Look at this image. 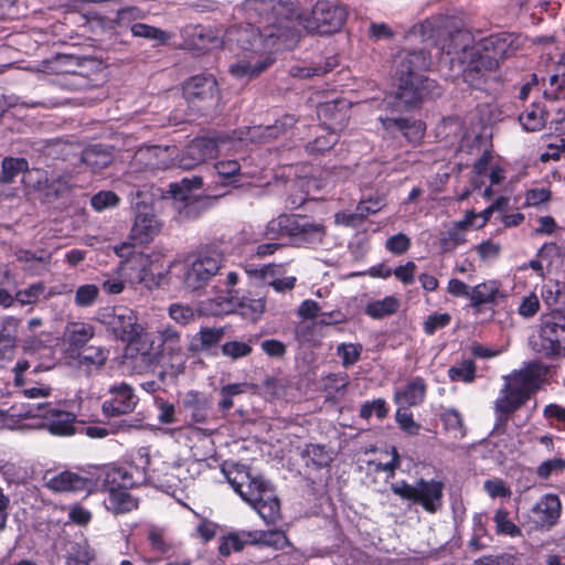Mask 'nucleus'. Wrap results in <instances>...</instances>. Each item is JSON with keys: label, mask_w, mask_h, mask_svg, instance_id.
Listing matches in <instances>:
<instances>
[{"label": "nucleus", "mask_w": 565, "mask_h": 565, "mask_svg": "<svg viewBox=\"0 0 565 565\" xmlns=\"http://www.w3.org/2000/svg\"><path fill=\"white\" fill-rule=\"evenodd\" d=\"M426 395V384L422 377H415L408 382L406 387L396 391L395 402L402 407L416 406L420 404Z\"/></svg>", "instance_id": "c85d7f7f"}, {"label": "nucleus", "mask_w": 565, "mask_h": 565, "mask_svg": "<svg viewBox=\"0 0 565 565\" xmlns=\"http://www.w3.org/2000/svg\"><path fill=\"white\" fill-rule=\"evenodd\" d=\"M265 235L269 239L288 237L296 246L309 247L322 243L326 228L306 216L281 214L268 222Z\"/></svg>", "instance_id": "39448f33"}, {"label": "nucleus", "mask_w": 565, "mask_h": 565, "mask_svg": "<svg viewBox=\"0 0 565 565\" xmlns=\"http://www.w3.org/2000/svg\"><path fill=\"white\" fill-rule=\"evenodd\" d=\"M90 203L95 211L102 212L106 209L117 206L119 196L113 191H100L92 196Z\"/></svg>", "instance_id": "13d9d810"}, {"label": "nucleus", "mask_w": 565, "mask_h": 565, "mask_svg": "<svg viewBox=\"0 0 565 565\" xmlns=\"http://www.w3.org/2000/svg\"><path fill=\"white\" fill-rule=\"evenodd\" d=\"M130 31L134 36L154 40L159 43H164L170 39L167 32L145 23L132 24Z\"/></svg>", "instance_id": "09e8293b"}, {"label": "nucleus", "mask_w": 565, "mask_h": 565, "mask_svg": "<svg viewBox=\"0 0 565 565\" xmlns=\"http://www.w3.org/2000/svg\"><path fill=\"white\" fill-rule=\"evenodd\" d=\"M169 150L168 147L151 146L140 149L136 153V158L139 161H145L151 169H163L168 166Z\"/></svg>", "instance_id": "4c0bfd02"}, {"label": "nucleus", "mask_w": 565, "mask_h": 565, "mask_svg": "<svg viewBox=\"0 0 565 565\" xmlns=\"http://www.w3.org/2000/svg\"><path fill=\"white\" fill-rule=\"evenodd\" d=\"M499 289L500 284L497 280H489L472 287L470 294L471 305L477 307L480 305L494 302Z\"/></svg>", "instance_id": "58836bf2"}, {"label": "nucleus", "mask_w": 565, "mask_h": 565, "mask_svg": "<svg viewBox=\"0 0 565 565\" xmlns=\"http://www.w3.org/2000/svg\"><path fill=\"white\" fill-rule=\"evenodd\" d=\"M466 242V230L457 223H454L440 237V246L444 252H451Z\"/></svg>", "instance_id": "a18cd8bd"}, {"label": "nucleus", "mask_w": 565, "mask_h": 565, "mask_svg": "<svg viewBox=\"0 0 565 565\" xmlns=\"http://www.w3.org/2000/svg\"><path fill=\"white\" fill-rule=\"evenodd\" d=\"M541 298L548 308L555 309L553 312H559V308H565V285L559 281L542 285Z\"/></svg>", "instance_id": "473e14b6"}, {"label": "nucleus", "mask_w": 565, "mask_h": 565, "mask_svg": "<svg viewBox=\"0 0 565 565\" xmlns=\"http://www.w3.org/2000/svg\"><path fill=\"white\" fill-rule=\"evenodd\" d=\"M547 113L540 104H532L520 116L519 120L527 131H539L544 128Z\"/></svg>", "instance_id": "f704fd0d"}, {"label": "nucleus", "mask_w": 565, "mask_h": 565, "mask_svg": "<svg viewBox=\"0 0 565 565\" xmlns=\"http://www.w3.org/2000/svg\"><path fill=\"white\" fill-rule=\"evenodd\" d=\"M262 501L254 503L252 507L258 512L260 518L268 524L277 522L280 518L279 500L274 491L266 493Z\"/></svg>", "instance_id": "e433bc0d"}, {"label": "nucleus", "mask_w": 565, "mask_h": 565, "mask_svg": "<svg viewBox=\"0 0 565 565\" xmlns=\"http://www.w3.org/2000/svg\"><path fill=\"white\" fill-rule=\"evenodd\" d=\"M99 295V288L94 284L82 285L75 292L74 301L78 307H89L95 303Z\"/></svg>", "instance_id": "6e6d98bb"}, {"label": "nucleus", "mask_w": 565, "mask_h": 565, "mask_svg": "<svg viewBox=\"0 0 565 565\" xmlns=\"http://www.w3.org/2000/svg\"><path fill=\"white\" fill-rule=\"evenodd\" d=\"M441 420L446 429L454 431L460 437L463 436V422L460 413L455 408L445 409L441 414Z\"/></svg>", "instance_id": "052dcab7"}, {"label": "nucleus", "mask_w": 565, "mask_h": 565, "mask_svg": "<svg viewBox=\"0 0 565 565\" xmlns=\"http://www.w3.org/2000/svg\"><path fill=\"white\" fill-rule=\"evenodd\" d=\"M395 418L401 429L411 435L418 434L420 426L413 419L412 413H409L405 407L401 406V408L397 409Z\"/></svg>", "instance_id": "338daca9"}, {"label": "nucleus", "mask_w": 565, "mask_h": 565, "mask_svg": "<svg viewBox=\"0 0 565 565\" xmlns=\"http://www.w3.org/2000/svg\"><path fill=\"white\" fill-rule=\"evenodd\" d=\"M95 334V328L87 322H68L64 331V341L70 348L79 349L84 347Z\"/></svg>", "instance_id": "c756f323"}, {"label": "nucleus", "mask_w": 565, "mask_h": 565, "mask_svg": "<svg viewBox=\"0 0 565 565\" xmlns=\"http://www.w3.org/2000/svg\"><path fill=\"white\" fill-rule=\"evenodd\" d=\"M109 392L114 397L103 404V412L106 415L116 416L135 409L138 399L129 385L121 383L118 386L110 387Z\"/></svg>", "instance_id": "412c9836"}, {"label": "nucleus", "mask_w": 565, "mask_h": 565, "mask_svg": "<svg viewBox=\"0 0 565 565\" xmlns=\"http://www.w3.org/2000/svg\"><path fill=\"white\" fill-rule=\"evenodd\" d=\"M448 376L454 382L472 383L476 379V364L470 359L462 360L448 370Z\"/></svg>", "instance_id": "49530a36"}, {"label": "nucleus", "mask_w": 565, "mask_h": 565, "mask_svg": "<svg viewBox=\"0 0 565 565\" xmlns=\"http://www.w3.org/2000/svg\"><path fill=\"white\" fill-rule=\"evenodd\" d=\"M182 404L185 408L191 411L192 418L195 422H205L209 402L201 393L196 391L188 392L182 399Z\"/></svg>", "instance_id": "ea45409f"}, {"label": "nucleus", "mask_w": 565, "mask_h": 565, "mask_svg": "<svg viewBox=\"0 0 565 565\" xmlns=\"http://www.w3.org/2000/svg\"><path fill=\"white\" fill-rule=\"evenodd\" d=\"M425 66L426 61L420 52L401 56L396 71L398 76L396 98L405 107L414 106L424 98L439 95L436 82L420 74Z\"/></svg>", "instance_id": "20e7f679"}, {"label": "nucleus", "mask_w": 565, "mask_h": 565, "mask_svg": "<svg viewBox=\"0 0 565 565\" xmlns=\"http://www.w3.org/2000/svg\"><path fill=\"white\" fill-rule=\"evenodd\" d=\"M321 130L322 134L317 136V138L307 146L308 151L317 153L324 152L331 149L338 141L335 130L329 128H321Z\"/></svg>", "instance_id": "603ef678"}, {"label": "nucleus", "mask_w": 565, "mask_h": 565, "mask_svg": "<svg viewBox=\"0 0 565 565\" xmlns=\"http://www.w3.org/2000/svg\"><path fill=\"white\" fill-rule=\"evenodd\" d=\"M348 103L345 100L328 102L318 107V117L329 125V129L338 130L344 127Z\"/></svg>", "instance_id": "a878e982"}, {"label": "nucleus", "mask_w": 565, "mask_h": 565, "mask_svg": "<svg viewBox=\"0 0 565 565\" xmlns=\"http://www.w3.org/2000/svg\"><path fill=\"white\" fill-rule=\"evenodd\" d=\"M136 216L130 231V238L137 243H149L161 230V224L153 209L145 203L136 204Z\"/></svg>", "instance_id": "a211bd4d"}, {"label": "nucleus", "mask_w": 565, "mask_h": 565, "mask_svg": "<svg viewBox=\"0 0 565 565\" xmlns=\"http://www.w3.org/2000/svg\"><path fill=\"white\" fill-rule=\"evenodd\" d=\"M565 469V460L562 458H553L543 461L536 469L540 478L547 479L554 473H559Z\"/></svg>", "instance_id": "774afa93"}, {"label": "nucleus", "mask_w": 565, "mask_h": 565, "mask_svg": "<svg viewBox=\"0 0 565 565\" xmlns=\"http://www.w3.org/2000/svg\"><path fill=\"white\" fill-rule=\"evenodd\" d=\"M295 125V118L291 115H286L281 119L277 120L273 126H256L248 127L246 129V135L243 131L239 132L237 138L238 140H268L273 138H277L279 134L286 131L288 128H291Z\"/></svg>", "instance_id": "393cba45"}, {"label": "nucleus", "mask_w": 565, "mask_h": 565, "mask_svg": "<svg viewBox=\"0 0 565 565\" xmlns=\"http://www.w3.org/2000/svg\"><path fill=\"white\" fill-rule=\"evenodd\" d=\"M541 308L540 299L535 292L523 296L518 307V313L525 319L534 317Z\"/></svg>", "instance_id": "bf43d9fd"}, {"label": "nucleus", "mask_w": 565, "mask_h": 565, "mask_svg": "<svg viewBox=\"0 0 565 565\" xmlns=\"http://www.w3.org/2000/svg\"><path fill=\"white\" fill-rule=\"evenodd\" d=\"M138 458L141 467L147 470L149 480L167 493L173 494L183 490L191 481L189 470L183 465L162 462L160 467H152L148 448H140Z\"/></svg>", "instance_id": "9d476101"}, {"label": "nucleus", "mask_w": 565, "mask_h": 565, "mask_svg": "<svg viewBox=\"0 0 565 565\" xmlns=\"http://www.w3.org/2000/svg\"><path fill=\"white\" fill-rule=\"evenodd\" d=\"M115 253L122 259L120 270L130 281L143 285L148 289L159 287L172 267V263L166 262L160 253L137 252L130 243L116 246Z\"/></svg>", "instance_id": "7ed1b4c3"}, {"label": "nucleus", "mask_w": 565, "mask_h": 565, "mask_svg": "<svg viewBox=\"0 0 565 565\" xmlns=\"http://www.w3.org/2000/svg\"><path fill=\"white\" fill-rule=\"evenodd\" d=\"M444 483L438 480H424L417 482L415 502L429 513L437 512L443 505Z\"/></svg>", "instance_id": "5701e85b"}, {"label": "nucleus", "mask_w": 565, "mask_h": 565, "mask_svg": "<svg viewBox=\"0 0 565 565\" xmlns=\"http://www.w3.org/2000/svg\"><path fill=\"white\" fill-rule=\"evenodd\" d=\"M451 321L449 313L434 312L429 315L424 322V332L433 335L437 330L447 327Z\"/></svg>", "instance_id": "e2e57ef3"}, {"label": "nucleus", "mask_w": 565, "mask_h": 565, "mask_svg": "<svg viewBox=\"0 0 565 565\" xmlns=\"http://www.w3.org/2000/svg\"><path fill=\"white\" fill-rule=\"evenodd\" d=\"M19 324L20 319L12 316H7L1 321L0 345H3V356H10L13 353Z\"/></svg>", "instance_id": "c9c22d12"}, {"label": "nucleus", "mask_w": 565, "mask_h": 565, "mask_svg": "<svg viewBox=\"0 0 565 565\" xmlns=\"http://www.w3.org/2000/svg\"><path fill=\"white\" fill-rule=\"evenodd\" d=\"M44 292L45 285L42 281H38L25 289L18 290L15 298L21 305H35Z\"/></svg>", "instance_id": "5fc2aeb1"}, {"label": "nucleus", "mask_w": 565, "mask_h": 565, "mask_svg": "<svg viewBox=\"0 0 565 565\" xmlns=\"http://www.w3.org/2000/svg\"><path fill=\"white\" fill-rule=\"evenodd\" d=\"M495 524V532L499 535H507L510 537L521 536V529L509 518V512L504 509H498L493 515Z\"/></svg>", "instance_id": "c03bdc74"}, {"label": "nucleus", "mask_w": 565, "mask_h": 565, "mask_svg": "<svg viewBox=\"0 0 565 565\" xmlns=\"http://www.w3.org/2000/svg\"><path fill=\"white\" fill-rule=\"evenodd\" d=\"M529 345L543 358L565 356V315L557 311L542 316Z\"/></svg>", "instance_id": "6e6552de"}, {"label": "nucleus", "mask_w": 565, "mask_h": 565, "mask_svg": "<svg viewBox=\"0 0 565 565\" xmlns=\"http://www.w3.org/2000/svg\"><path fill=\"white\" fill-rule=\"evenodd\" d=\"M385 206L384 199L381 196L370 198L362 200L356 206V212L352 214H337L335 220L338 223L344 225H355L356 221H362L371 214H375Z\"/></svg>", "instance_id": "bb28decb"}, {"label": "nucleus", "mask_w": 565, "mask_h": 565, "mask_svg": "<svg viewBox=\"0 0 565 565\" xmlns=\"http://www.w3.org/2000/svg\"><path fill=\"white\" fill-rule=\"evenodd\" d=\"M169 317L181 326H185L195 319V312L189 305L172 303L169 307Z\"/></svg>", "instance_id": "4d7b16f0"}, {"label": "nucleus", "mask_w": 565, "mask_h": 565, "mask_svg": "<svg viewBox=\"0 0 565 565\" xmlns=\"http://www.w3.org/2000/svg\"><path fill=\"white\" fill-rule=\"evenodd\" d=\"M108 359V351L100 347H88L77 355V364L83 367L87 374L99 371Z\"/></svg>", "instance_id": "2f4dec72"}, {"label": "nucleus", "mask_w": 565, "mask_h": 565, "mask_svg": "<svg viewBox=\"0 0 565 565\" xmlns=\"http://www.w3.org/2000/svg\"><path fill=\"white\" fill-rule=\"evenodd\" d=\"M243 315L253 320L258 319L265 311L266 303L264 298H244L241 302Z\"/></svg>", "instance_id": "680f3d73"}, {"label": "nucleus", "mask_w": 565, "mask_h": 565, "mask_svg": "<svg viewBox=\"0 0 565 565\" xmlns=\"http://www.w3.org/2000/svg\"><path fill=\"white\" fill-rule=\"evenodd\" d=\"M222 262V252L212 245L203 246L188 255L183 262L182 277L185 289L198 291L204 288L218 273Z\"/></svg>", "instance_id": "0eeeda50"}, {"label": "nucleus", "mask_w": 565, "mask_h": 565, "mask_svg": "<svg viewBox=\"0 0 565 565\" xmlns=\"http://www.w3.org/2000/svg\"><path fill=\"white\" fill-rule=\"evenodd\" d=\"M221 351L223 355L232 360H238L248 356L253 349L249 342L233 340L225 342L222 345Z\"/></svg>", "instance_id": "864d4df0"}, {"label": "nucleus", "mask_w": 565, "mask_h": 565, "mask_svg": "<svg viewBox=\"0 0 565 565\" xmlns=\"http://www.w3.org/2000/svg\"><path fill=\"white\" fill-rule=\"evenodd\" d=\"M256 534L253 532H233L222 537L218 552L223 556H228L232 552H239L246 543H254Z\"/></svg>", "instance_id": "72a5a7b5"}, {"label": "nucleus", "mask_w": 565, "mask_h": 565, "mask_svg": "<svg viewBox=\"0 0 565 565\" xmlns=\"http://www.w3.org/2000/svg\"><path fill=\"white\" fill-rule=\"evenodd\" d=\"M347 19V8L330 0H319L310 12L296 15V20L305 30L319 34H332L340 31Z\"/></svg>", "instance_id": "1a4fd4ad"}, {"label": "nucleus", "mask_w": 565, "mask_h": 565, "mask_svg": "<svg viewBox=\"0 0 565 565\" xmlns=\"http://www.w3.org/2000/svg\"><path fill=\"white\" fill-rule=\"evenodd\" d=\"M46 406L47 404L17 403L7 409H0V427L14 429L21 420L40 416L39 412Z\"/></svg>", "instance_id": "b1692460"}, {"label": "nucleus", "mask_w": 565, "mask_h": 565, "mask_svg": "<svg viewBox=\"0 0 565 565\" xmlns=\"http://www.w3.org/2000/svg\"><path fill=\"white\" fill-rule=\"evenodd\" d=\"M242 11L246 23L230 28L224 42L235 43L244 51L242 58L231 65V74L249 79L267 70L275 62L273 53L292 39L289 23L294 13L286 3L276 0H246Z\"/></svg>", "instance_id": "f257e3e1"}, {"label": "nucleus", "mask_w": 565, "mask_h": 565, "mask_svg": "<svg viewBox=\"0 0 565 565\" xmlns=\"http://www.w3.org/2000/svg\"><path fill=\"white\" fill-rule=\"evenodd\" d=\"M372 414H375L379 418H384L387 414L385 401L382 398L374 399L372 402H365L360 409V416L369 419Z\"/></svg>", "instance_id": "69168bd1"}, {"label": "nucleus", "mask_w": 565, "mask_h": 565, "mask_svg": "<svg viewBox=\"0 0 565 565\" xmlns=\"http://www.w3.org/2000/svg\"><path fill=\"white\" fill-rule=\"evenodd\" d=\"M550 90H546V94H552L556 100L562 102V104L555 108H553L557 113L556 122L563 124L565 122V79L564 76L558 74L551 75L550 78Z\"/></svg>", "instance_id": "37998d69"}, {"label": "nucleus", "mask_w": 565, "mask_h": 565, "mask_svg": "<svg viewBox=\"0 0 565 565\" xmlns=\"http://www.w3.org/2000/svg\"><path fill=\"white\" fill-rule=\"evenodd\" d=\"M562 512V503L557 494H544L531 509L532 522L536 529L550 530Z\"/></svg>", "instance_id": "6ab92c4d"}, {"label": "nucleus", "mask_w": 565, "mask_h": 565, "mask_svg": "<svg viewBox=\"0 0 565 565\" xmlns=\"http://www.w3.org/2000/svg\"><path fill=\"white\" fill-rule=\"evenodd\" d=\"M42 408L39 417L44 418V427L53 435L68 436L75 433V416L72 413L51 408L50 404Z\"/></svg>", "instance_id": "4be33fe9"}, {"label": "nucleus", "mask_w": 565, "mask_h": 565, "mask_svg": "<svg viewBox=\"0 0 565 565\" xmlns=\"http://www.w3.org/2000/svg\"><path fill=\"white\" fill-rule=\"evenodd\" d=\"M470 35L457 32L450 43L443 46L451 61L458 60L462 65L463 81L475 88H481L486 82L487 72L499 66V62L514 53L512 34H494L480 43L469 46Z\"/></svg>", "instance_id": "f03ea898"}, {"label": "nucleus", "mask_w": 565, "mask_h": 565, "mask_svg": "<svg viewBox=\"0 0 565 565\" xmlns=\"http://www.w3.org/2000/svg\"><path fill=\"white\" fill-rule=\"evenodd\" d=\"M382 126L385 130H398L411 142H418L425 134V125L420 120L408 121L407 119L381 118Z\"/></svg>", "instance_id": "cd10ccee"}, {"label": "nucleus", "mask_w": 565, "mask_h": 565, "mask_svg": "<svg viewBox=\"0 0 565 565\" xmlns=\"http://www.w3.org/2000/svg\"><path fill=\"white\" fill-rule=\"evenodd\" d=\"M503 380L504 386L494 403V409L501 419L516 411L530 398L539 386L540 373L533 367H525L503 376Z\"/></svg>", "instance_id": "423d86ee"}, {"label": "nucleus", "mask_w": 565, "mask_h": 565, "mask_svg": "<svg viewBox=\"0 0 565 565\" xmlns=\"http://www.w3.org/2000/svg\"><path fill=\"white\" fill-rule=\"evenodd\" d=\"M82 160L93 171H98L106 168L111 162L113 156L102 146H94L83 152Z\"/></svg>", "instance_id": "a19ab883"}, {"label": "nucleus", "mask_w": 565, "mask_h": 565, "mask_svg": "<svg viewBox=\"0 0 565 565\" xmlns=\"http://www.w3.org/2000/svg\"><path fill=\"white\" fill-rule=\"evenodd\" d=\"M224 335V330L222 328H202L198 333V338L201 342L202 349H210L217 344L222 337Z\"/></svg>", "instance_id": "0e129e2a"}, {"label": "nucleus", "mask_w": 565, "mask_h": 565, "mask_svg": "<svg viewBox=\"0 0 565 565\" xmlns=\"http://www.w3.org/2000/svg\"><path fill=\"white\" fill-rule=\"evenodd\" d=\"M201 184L202 181L198 177L170 184L174 207L183 218H196L207 207L206 200L200 199L192 192Z\"/></svg>", "instance_id": "9b49d317"}, {"label": "nucleus", "mask_w": 565, "mask_h": 565, "mask_svg": "<svg viewBox=\"0 0 565 565\" xmlns=\"http://www.w3.org/2000/svg\"><path fill=\"white\" fill-rule=\"evenodd\" d=\"M256 534L255 542H262L263 544L274 547L276 550H281L286 546H290V542L287 535L282 531L274 530L266 532H254Z\"/></svg>", "instance_id": "8fccbe9b"}, {"label": "nucleus", "mask_w": 565, "mask_h": 565, "mask_svg": "<svg viewBox=\"0 0 565 565\" xmlns=\"http://www.w3.org/2000/svg\"><path fill=\"white\" fill-rule=\"evenodd\" d=\"M183 95L190 106L201 109L212 105L217 96V83L211 75H196L185 82Z\"/></svg>", "instance_id": "4468645a"}, {"label": "nucleus", "mask_w": 565, "mask_h": 565, "mask_svg": "<svg viewBox=\"0 0 565 565\" xmlns=\"http://www.w3.org/2000/svg\"><path fill=\"white\" fill-rule=\"evenodd\" d=\"M159 343L151 342L150 351L153 355L161 358L169 356L179 365L183 363L184 352L181 345L180 333L172 327H164L158 331Z\"/></svg>", "instance_id": "aec40b11"}, {"label": "nucleus", "mask_w": 565, "mask_h": 565, "mask_svg": "<svg viewBox=\"0 0 565 565\" xmlns=\"http://www.w3.org/2000/svg\"><path fill=\"white\" fill-rule=\"evenodd\" d=\"M88 478L93 481L92 492L110 491L111 488H128L134 484L130 473L120 467L105 466L88 470Z\"/></svg>", "instance_id": "dca6fc26"}, {"label": "nucleus", "mask_w": 565, "mask_h": 565, "mask_svg": "<svg viewBox=\"0 0 565 565\" xmlns=\"http://www.w3.org/2000/svg\"><path fill=\"white\" fill-rule=\"evenodd\" d=\"M227 481L241 498L253 505L273 492L270 484L260 477H252L245 467H235L226 475Z\"/></svg>", "instance_id": "f8f14e48"}, {"label": "nucleus", "mask_w": 565, "mask_h": 565, "mask_svg": "<svg viewBox=\"0 0 565 565\" xmlns=\"http://www.w3.org/2000/svg\"><path fill=\"white\" fill-rule=\"evenodd\" d=\"M44 486L55 492H92L93 481L88 478L87 471L65 470L58 473H46L44 476Z\"/></svg>", "instance_id": "2eb2a0df"}, {"label": "nucleus", "mask_w": 565, "mask_h": 565, "mask_svg": "<svg viewBox=\"0 0 565 565\" xmlns=\"http://www.w3.org/2000/svg\"><path fill=\"white\" fill-rule=\"evenodd\" d=\"M218 151V143L210 138L193 139L178 157V166L190 170L209 159H213Z\"/></svg>", "instance_id": "f3484780"}, {"label": "nucleus", "mask_w": 565, "mask_h": 565, "mask_svg": "<svg viewBox=\"0 0 565 565\" xmlns=\"http://www.w3.org/2000/svg\"><path fill=\"white\" fill-rule=\"evenodd\" d=\"M28 161L22 158H6L2 161L0 182L11 183L21 172L28 170Z\"/></svg>", "instance_id": "de8ad7c7"}, {"label": "nucleus", "mask_w": 565, "mask_h": 565, "mask_svg": "<svg viewBox=\"0 0 565 565\" xmlns=\"http://www.w3.org/2000/svg\"><path fill=\"white\" fill-rule=\"evenodd\" d=\"M137 316L135 312L125 307L114 308L110 311L103 313L102 322L107 329L118 339L127 342H134L137 339L148 334H142V328L137 323Z\"/></svg>", "instance_id": "ddd939ff"}, {"label": "nucleus", "mask_w": 565, "mask_h": 565, "mask_svg": "<svg viewBox=\"0 0 565 565\" xmlns=\"http://www.w3.org/2000/svg\"><path fill=\"white\" fill-rule=\"evenodd\" d=\"M106 508L115 514L129 512L137 508V500L127 491V488H111L105 501Z\"/></svg>", "instance_id": "7c9ffc66"}, {"label": "nucleus", "mask_w": 565, "mask_h": 565, "mask_svg": "<svg viewBox=\"0 0 565 565\" xmlns=\"http://www.w3.org/2000/svg\"><path fill=\"white\" fill-rule=\"evenodd\" d=\"M363 347L360 343H341L337 348V354L344 367L354 365L361 358Z\"/></svg>", "instance_id": "3c124183"}, {"label": "nucleus", "mask_w": 565, "mask_h": 565, "mask_svg": "<svg viewBox=\"0 0 565 565\" xmlns=\"http://www.w3.org/2000/svg\"><path fill=\"white\" fill-rule=\"evenodd\" d=\"M399 301L394 296H387L381 300H374L366 305L365 313L374 319H381L397 311Z\"/></svg>", "instance_id": "79ce46f5"}]
</instances>
